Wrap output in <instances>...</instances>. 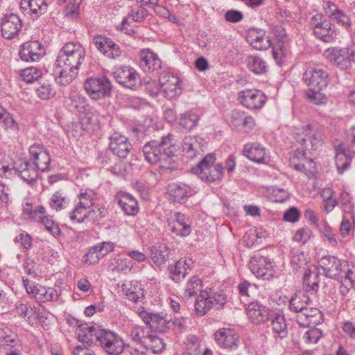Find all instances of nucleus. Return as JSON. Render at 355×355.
Returning a JSON list of instances; mask_svg holds the SVG:
<instances>
[{
  "mask_svg": "<svg viewBox=\"0 0 355 355\" xmlns=\"http://www.w3.org/2000/svg\"><path fill=\"white\" fill-rule=\"evenodd\" d=\"M178 144L172 134L162 136L159 140H151L143 146L145 159L150 164H159L163 168L171 169L176 167L173 159Z\"/></svg>",
  "mask_w": 355,
  "mask_h": 355,
  "instance_id": "obj_1",
  "label": "nucleus"
},
{
  "mask_svg": "<svg viewBox=\"0 0 355 355\" xmlns=\"http://www.w3.org/2000/svg\"><path fill=\"white\" fill-rule=\"evenodd\" d=\"M295 139L301 147H297L290 159V165L298 171L306 173V165L313 164V160L306 157V150H315L321 146L322 135L309 124L297 129Z\"/></svg>",
  "mask_w": 355,
  "mask_h": 355,
  "instance_id": "obj_2",
  "label": "nucleus"
},
{
  "mask_svg": "<svg viewBox=\"0 0 355 355\" xmlns=\"http://www.w3.org/2000/svg\"><path fill=\"white\" fill-rule=\"evenodd\" d=\"M85 51L79 42H69L64 44L58 53L56 67H72L80 68L85 61Z\"/></svg>",
  "mask_w": 355,
  "mask_h": 355,
  "instance_id": "obj_3",
  "label": "nucleus"
},
{
  "mask_svg": "<svg viewBox=\"0 0 355 355\" xmlns=\"http://www.w3.org/2000/svg\"><path fill=\"white\" fill-rule=\"evenodd\" d=\"M215 162L214 154H208L196 166L191 168V171L205 182L219 180L223 175V167L221 164H215Z\"/></svg>",
  "mask_w": 355,
  "mask_h": 355,
  "instance_id": "obj_4",
  "label": "nucleus"
},
{
  "mask_svg": "<svg viewBox=\"0 0 355 355\" xmlns=\"http://www.w3.org/2000/svg\"><path fill=\"white\" fill-rule=\"evenodd\" d=\"M324 57L340 70H347L355 64V45L348 47H330L324 51Z\"/></svg>",
  "mask_w": 355,
  "mask_h": 355,
  "instance_id": "obj_5",
  "label": "nucleus"
},
{
  "mask_svg": "<svg viewBox=\"0 0 355 355\" xmlns=\"http://www.w3.org/2000/svg\"><path fill=\"white\" fill-rule=\"evenodd\" d=\"M84 87L87 94L94 100L110 96L112 88L110 80L105 76L89 78L85 80Z\"/></svg>",
  "mask_w": 355,
  "mask_h": 355,
  "instance_id": "obj_6",
  "label": "nucleus"
},
{
  "mask_svg": "<svg viewBox=\"0 0 355 355\" xmlns=\"http://www.w3.org/2000/svg\"><path fill=\"white\" fill-rule=\"evenodd\" d=\"M138 314L153 331L164 334L171 330L173 324L166 315L160 316L159 314L148 312L144 307L138 309Z\"/></svg>",
  "mask_w": 355,
  "mask_h": 355,
  "instance_id": "obj_7",
  "label": "nucleus"
},
{
  "mask_svg": "<svg viewBox=\"0 0 355 355\" xmlns=\"http://www.w3.org/2000/svg\"><path fill=\"white\" fill-rule=\"evenodd\" d=\"M28 159L40 172L43 173L50 170L51 161L50 154L44 146L41 144L35 143L29 147Z\"/></svg>",
  "mask_w": 355,
  "mask_h": 355,
  "instance_id": "obj_8",
  "label": "nucleus"
},
{
  "mask_svg": "<svg viewBox=\"0 0 355 355\" xmlns=\"http://www.w3.org/2000/svg\"><path fill=\"white\" fill-rule=\"evenodd\" d=\"M105 331V329H102L100 326L84 323L78 325L76 334L79 341L89 346H98Z\"/></svg>",
  "mask_w": 355,
  "mask_h": 355,
  "instance_id": "obj_9",
  "label": "nucleus"
},
{
  "mask_svg": "<svg viewBox=\"0 0 355 355\" xmlns=\"http://www.w3.org/2000/svg\"><path fill=\"white\" fill-rule=\"evenodd\" d=\"M249 269L257 277L263 280H270L274 277L272 262L266 257L259 254H254L248 263Z\"/></svg>",
  "mask_w": 355,
  "mask_h": 355,
  "instance_id": "obj_10",
  "label": "nucleus"
},
{
  "mask_svg": "<svg viewBox=\"0 0 355 355\" xmlns=\"http://www.w3.org/2000/svg\"><path fill=\"white\" fill-rule=\"evenodd\" d=\"M244 306L248 319L254 324H263L269 322L274 311L257 301L244 302Z\"/></svg>",
  "mask_w": 355,
  "mask_h": 355,
  "instance_id": "obj_11",
  "label": "nucleus"
},
{
  "mask_svg": "<svg viewBox=\"0 0 355 355\" xmlns=\"http://www.w3.org/2000/svg\"><path fill=\"white\" fill-rule=\"evenodd\" d=\"M304 83L309 88L318 89H325L329 83V77L327 71L317 67H308L302 77Z\"/></svg>",
  "mask_w": 355,
  "mask_h": 355,
  "instance_id": "obj_12",
  "label": "nucleus"
},
{
  "mask_svg": "<svg viewBox=\"0 0 355 355\" xmlns=\"http://www.w3.org/2000/svg\"><path fill=\"white\" fill-rule=\"evenodd\" d=\"M98 346L108 355H120L125 349L123 340L114 331L106 329Z\"/></svg>",
  "mask_w": 355,
  "mask_h": 355,
  "instance_id": "obj_13",
  "label": "nucleus"
},
{
  "mask_svg": "<svg viewBox=\"0 0 355 355\" xmlns=\"http://www.w3.org/2000/svg\"><path fill=\"white\" fill-rule=\"evenodd\" d=\"M240 103L249 110L261 109L267 100L266 96L257 89H245L239 93Z\"/></svg>",
  "mask_w": 355,
  "mask_h": 355,
  "instance_id": "obj_14",
  "label": "nucleus"
},
{
  "mask_svg": "<svg viewBox=\"0 0 355 355\" xmlns=\"http://www.w3.org/2000/svg\"><path fill=\"white\" fill-rule=\"evenodd\" d=\"M114 77L121 85L135 89L140 84V77L137 71L129 66H121L115 69Z\"/></svg>",
  "mask_w": 355,
  "mask_h": 355,
  "instance_id": "obj_15",
  "label": "nucleus"
},
{
  "mask_svg": "<svg viewBox=\"0 0 355 355\" xmlns=\"http://www.w3.org/2000/svg\"><path fill=\"white\" fill-rule=\"evenodd\" d=\"M22 28V21L15 14L6 15L1 19V32L2 36L11 40L17 36Z\"/></svg>",
  "mask_w": 355,
  "mask_h": 355,
  "instance_id": "obj_16",
  "label": "nucleus"
},
{
  "mask_svg": "<svg viewBox=\"0 0 355 355\" xmlns=\"http://www.w3.org/2000/svg\"><path fill=\"white\" fill-rule=\"evenodd\" d=\"M215 341L217 345L227 350L236 349L239 343V338L235 330L230 328H221L214 334Z\"/></svg>",
  "mask_w": 355,
  "mask_h": 355,
  "instance_id": "obj_17",
  "label": "nucleus"
},
{
  "mask_svg": "<svg viewBox=\"0 0 355 355\" xmlns=\"http://www.w3.org/2000/svg\"><path fill=\"white\" fill-rule=\"evenodd\" d=\"M344 262L334 256H323L319 261V266L322 269L326 277L339 279L342 274V268Z\"/></svg>",
  "mask_w": 355,
  "mask_h": 355,
  "instance_id": "obj_18",
  "label": "nucleus"
},
{
  "mask_svg": "<svg viewBox=\"0 0 355 355\" xmlns=\"http://www.w3.org/2000/svg\"><path fill=\"white\" fill-rule=\"evenodd\" d=\"M19 54L23 61L35 62L45 54V50L39 41H29L21 45Z\"/></svg>",
  "mask_w": 355,
  "mask_h": 355,
  "instance_id": "obj_19",
  "label": "nucleus"
},
{
  "mask_svg": "<svg viewBox=\"0 0 355 355\" xmlns=\"http://www.w3.org/2000/svg\"><path fill=\"white\" fill-rule=\"evenodd\" d=\"M159 84L165 96L168 99H172L182 93L180 78L173 73L162 74L159 78Z\"/></svg>",
  "mask_w": 355,
  "mask_h": 355,
  "instance_id": "obj_20",
  "label": "nucleus"
},
{
  "mask_svg": "<svg viewBox=\"0 0 355 355\" xmlns=\"http://www.w3.org/2000/svg\"><path fill=\"white\" fill-rule=\"evenodd\" d=\"M296 322L302 327L315 326L323 322V314L319 309L307 306L296 315Z\"/></svg>",
  "mask_w": 355,
  "mask_h": 355,
  "instance_id": "obj_21",
  "label": "nucleus"
},
{
  "mask_svg": "<svg viewBox=\"0 0 355 355\" xmlns=\"http://www.w3.org/2000/svg\"><path fill=\"white\" fill-rule=\"evenodd\" d=\"M110 148L115 155L124 159L132 149V146L126 137L115 132L110 137Z\"/></svg>",
  "mask_w": 355,
  "mask_h": 355,
  "instance_id": "obj_22",
  "label": "nucleus"
},
{
  "mask_svg": "<svg viewBox=\"0 0 355 355\" xmlns=\"http://www.w3.org/2000/svg\"><path fill=\"white\" fill-rule=\"evenodd\" d=\"M13 171L23 180L24 182L31 185L36 182L39 177V171L28 159L23 160L13 166Z\"/></svg>",
  "mask_w": 355,
  "mask_h": 355,
  "instance_id": "obj_23",
  "label": "nucleus"
},
{
  "mask_svg": "<svg viewBox=\"0 0 355 355\" xmlns=\"http://www.w3.org/2000/svg\"><path fill=\"white\" fill-rule=\"evenodd\" d=\"M243 154L251 161L258 164H266L269 161L266 148L259 143L246 144L243 147Z\"/></svg>",
  "mask_w": 355,
  "mask_h": 355,
  "instance_id": "obj_24",
  "label": "nucleus"
},
{
  "mask_svg": "<svg viewBox=\"0 0 355 355\" xmlns=\"http://www.w3.org/2000/svg\"><path fill=\"white\" fill-rule=\"evenodd\" d=\"M140 67L146 72L152 73L162 67V61L158 55L148 49L140 52Z\"/></svg>",
  "mask_w": 355,
  "mask_h": 355,
  "instance_id": "obj_25",
  "label": "nucleus"
},
{
  "mask_svg": "<svg viewBox=\"0 0 355 355\" xmlns=\"http://www.w3.org/2000/svg\"><path fill=\"white\" fill-rule=\"evenodd\" d=\"M114 249V245H92L83 256V261L88 265L96 264Z\"/></svg>",
  "mask_w": 355,
  "mask_h": 355,
  "instance_id": "obj_26",
  "label": "nucleus"
},
{
  "mask_svg": "<svg viewBox=\"0 0 355 355\" xmlns=\"http://www.w3.org/2000/svg\"><path fill=\"white\" fill-rule=\"evenodd\" d=\"M171 232L180 237H185L191 232V220L187 215L176 212L171 223Z\"/></svg>",
  "mask_w": 355,
  "mask_h": 355,
  "instance_id": "obj_27",
  "label": "nucleus"
},
{
  "mask_svg": "<svg viewBox=\"0 0 355 355\" xmlns=\"http://www.w3.org/2000/svg\"><path fill=\"white\" fill-rule=\"evenodd\" d=\"M168 200L173 202H184L191 195V187L184 183H171L168 185Z\"/></svg>",
  "mask_w": 355,
  "mask_h": 355,
  "instance_id": "obj_28",
  "label": "nucleus"
},
{
  "mask_svg": "<svg viewBox=\"0 0 355 355\" xmlns=\"http://www.w3.org/2000/svg\"><path fill=\"white\" fill-rule=\"evenodd\" d=\"M87 209V207H83L79 203H77L71 213V220L76 223H81L86 218H90L94 220H98L103 216V212L99 208L96 210L93 209L88 211Z\"/></svg>",
  "mask_w": 355,
  "mask_h": 355,
  "instance_id": "obj_29",
  "label": "nucleus"
},
{
  "mask_svg": "<svg viewBox=\"0 0 355 355\" xmlns=\"http://www.w3.org/2000/svg\"><path fill=\"white\" fill-rule=\"evenodd\" d=\"M115 200L126 215L135 216L137 214L138 202L132 195L121 191L116 195Z\"/></svg>",
  "mask_w": 355,
  "mask_h": 355,
  "instance_id": "obj_30",
  "label": "nucleus"
},
{
  "mask_svg": "<svg viewBox=\"0 0 355 355\" xmlns=\"http://www.w3.org/2000/svg\"><path fill=\"white\" fill-rule=\"evenodd\" d=\"M320 273L318 267L312 266L305 271L302 285L306 291L318 292L319 289Z\"/></svg>",
  "mask_w": 355,
  "mask_h": 355,
  "instance_id": "obj_31",
  "label": "nucleus"
},
{
  "mask_svg": "<svg viewBox=\"0 0 355 355\" xmlns=\"http://www.w3.org/2000/svg\"><path fill=\"white\" fill-rule=\"evenodd\" d=\"M270 325L275 335L284 338L288 335L287 323L284 315L278 310L272 312L270 317Z\"/></svg>",
  "mask_w": 355,
  "mask_h": 355,
  "instance_id": "obj_32",
  "label": "nucleus"
},
{
  "mask_svg": "<svg viewBox=\"0 0 355 355\" xmlns=\"http://www.w3.org/2000/svg\"><path fill=\"white\" fill-rule=\"evenodd\" d=\"M122 291L125 297L135 303L144 297V289L137 281H130L122 285Z\"/></svg>",
  "mask_w": 355,
  "mask_h": 355,
  "instance_id": "obj_33",
  "label": "nucleus"
},
{
  "mask_svg": "<svg viewBox=\"0 0 355 355\" xmlns=\"http://www.w3.org/2000/svg\"><path fill=\"white\" fill-rule=\"evenodd\" d=\"M173 250L168 245H151L150 258L155 265L162 266L169 259Z\"/></svg>",
  "mask_w": 355,
  "mask_h": 355,
  "instance_id": "obj_34",
  "label": "nucleus"
},
{
  "mask_svg": "<svg viewBox=\"0 0 355 355\" xmlns=\"http://www.w3.org/2000/svg\"><path fill=\"white\" fill-rule=\"evenodd\" d=\"M47 3L45 0H21L20 8L24 12L29 11L30 14L38 17L47 10Z\"/></svg>",
  "mask_w": 355,
  "mask_h": 355,
  "instance_id": "obj_35",
  "label": "nucleus"
},
{
  "mask_svg": "<svg viewBox=\"0 0 355 355\" xmlns=\"http://www.w3.org/2000/svg\"><path fill=\"white\" fill-rule=\"evenodd\" d=\"M182 147L183 155L189 159L201 155L203 152L200 143L195 137H185Z\"/></svg>",
  "mask_w": 355,
  "mask_h": 355,
  "instance_id": "obj_36",
  "label": "nucleus"
},
{
  "mask_svg": "<svg viewBox=\"0 0 355 355\" xmlns=\"http://www.w3.org/2000/svg\"><path fill=\"white\" fill-rule=\"evenodd\" d=\"M184 266L189 268H191V264L186 259L182 261V259L168 266L169 277L173 282L178 283L184 279L187 275Z\"/></svg>",
  "mask_w": 355,
  "mask_h": 355,
  "instance_id": "obj_37",
  "label": "nucleus"
},
{
  "mask_svg": "<svg viewBox=\"0 0 355 355\" xmlns=\"http://www.w3.org/2000/svg\"><path fill=\"white\" fill-rule=\"evenodd\" d=\"M211 300L209 298V293L206 291H200L196 297L194 304V311L198 316H204L212 308Z\"/></svg>",
  "mask_w": 355,
  "mask_h": 355,
  "instance_id": "obj_38",
  "label": "nucleus"
},
{
  "mask_svg": "<svg viewBox=\"0 0 355 355\" xmlns=\"http://www.w3.org/2000/svg\"><path fill=\"white\" fill-rule=\"evenodd\" d=\"M62 69L58 72V75L55 76V81L62 86H67L71 83L78 76L80 68L71 67H57Z\"/></svg>",
  "mask_w": 355,
  "mask_h": 355,
  "instance_id": "obj_39",
  "label": "nucleus"
},
{
  "mask_svg": "<svg viewBox=\"0 0 355 355\" xmlns=\"http://www.w3.org/2000/svg\"><path fill=\"white\" fill-rule=\"evenodd\" d=\"M313 34L322 42L331 43L336 40L338 32L335 26L329 21H327L324 22V24Z\"/></svg>",
  "mask_w": 355,
  "mask_h": 355,
  "instance_id": "obj_40",
  "label": "nucleus"
},
{
  "mask_svg": "<svg viewBox=\"0 0 355 355\" xmlns=\"http://www.w3.org/2000/svg\"><path fill=\"white\" fill-rule=\"evenodd\" d=\"M311 302L309 297L304 293H295L289 300V310L300 313Z\"/></svg>",
  "mask_w": 355,
  "mask_h": 355,
  "instance_id": "obj_41",
  "label": "nucleus"
},
{
  "mask_svg": "<svg viewBox=\"0 0 355 355\" xmlns=\"http://www.w3.org/2000/svg\"><path fill=\"white\" fill-rule=\"evenodd\" d=\"M200 120V115L194 110L185 112L180 115L178 119L179 125L188 131L197 126Z\"/></svg>",
  "mask_w": 355,
  "mask_h": 355,
  "instance_id": "obj_42",
  "label": "nucleus"
},
{
  "mask_svg": "<svg viewBox=\"0 0 355 355\" xmlns=\"http://www.w3.org/2000/svg\"><path fill=\"white\" fill-rule=\"evenodd\" d=\"M349 152L345 148L339 147L336 155V164L339 174H343L351 164Z\"/></svg>",
  "mask_w": 355,
  "mask_h": 355,
  "instance_id": "obj_43",
  "label": "nucleus"
},
{
  "mask_svg": "<svg viewBox=\"0 0 355 355\" xmlns=\"http://www.w3.org/2000/svg\"><path fill=\"white\" fill-rule=\"evenodd\" d=\"M291 263L296 268H300L306 265L309 261V254L307 251L302 250L300 246L295 245L291 251Z\"/></svg>",
  "mask_w": 355,
  "mask_h": 355,
  "instance_id": "obj_44",
  "label": "nucleus"
},
{
  "mask_svg": "<svg viewBox=\"0 0 355 355\" xmlns=\"http://www.w3.org/2000/svg\"><path fill=\"white\" fill-rule=\"evenodd\" d=\"M69 203L67 194L61 190L53 193L50 198L49 205L57 211L65 209Z\"/></svg>",
  "mask_w": 355,
  "mask_h": 355,
  "instance_id": "obj_45",
  "label": "nucleus"
},
{
  "mask_svg": "<svg viewBox=\"0 0 355 355\" xmlns=\"http://www.w3.org/2000/svg\"><path fill=\"white\" fill-rule=\"evenodd\" d=\"M248 37L250 39L251 45L257 50L267 49L271 46L269 37L264 34L259 35V33L252 31Z\"/></svg>",
  "mask_w": 355,
  "mask_h": 355,
  "instance_id": "obj_46",
  "label": "nucleus"
},
{
  "mask_svg": "<svg viewBox=\"0 0 355 355\" xmlns=\"http://www.w3.org/2000/svg\"><path fill=\"white\" fill-rule=\"evenodd\" d=\"M19 343L17 335L8 327L0 329V345L16 347Z\"/></svg>",
  "mask_w": 355,
  "mask_h": 355,
  "instance_id": "obj_47",
  "label": "nucleus"
},
{
  "mask_svg": "<svg viewBox=\"0 0 355 355\" xmlns=\"http://www.w3.org/2000/svg\"><path fill=\"white\" fill-rule=\"evenodd\" d=\"M148 15V10L144 7H139L137 10H132L129 14L128 17H124L121 21V31H125V33L130 34L128 30L125 28L128 24V19H132L133 21L140 22L144 20Z\"/></svg>",
  "mask_w": 355,
  "mask_h": 355,
  "instance_id": "obj_48",
  "label": "nucleus"
},
{
  "mask_svg": "<svg viewBox=\"0 0 355 355\" xmlns=\"http://www.w3.org/2000/svg\"><path fill=\"white\" fill-rule=\"evenodd\" d=\"M144 343L145 348L150 350L153 354L161 353L166 347L162 338L153 335H148V338Z\"/></svg>",
  "mask_w": 355,
  "mask_h": 355,
  "instance_id": "obj_49",
  "label": "nucleus"
},
{
  "mask_svg": "<svg viewBox=\"0 0 355 355\" xmlns=\"http://www.w3.org/2000/svg\"><path fill=\"white\" fill-rule=\"evenodd\" d=\"M35 222L40 223L44 225L45 229L53 236H58L61 233L59 225L51 218V216L41 214Z\"/></svg>",
  "mask_w": 355,
  "mask_h": 355,
  "instance_id": "obj_50",
  "label": "nucleus"
},
{
  "mask_svg": "<svg viewBox=\"0 0 355 355\" xmlns=\"http://www.w3.org/2000/svg\"><path fill=\"white\" fill-rule=\"evenodd\" d=\"M58 292L53 287H45L41 286L37 289L35 299L40 302L53 301L58 297Z\"/></svg>",
  "mask_w": 355,
  "mask_h": 355,
  "instance_id": "obj_51",
  "label": "nucleus"
},
{
  "mask_svg": "<svg viewBox=\"0 0 355 355\" xmlns=\"http://www.w3.org/2000/svg\"><path fill=\"white\" fill-rule=\"evenodd\" d=\"M71 106L79 114L80 112H88L89 105L87 98L80 94H74L70 96Z\"/></svg>",
  "mask_w": 355,
  "mask_h": 355,
  "instance_id": "obj_52",
  "label": "nucleus"
},
{
  "mask_svg": "<svg viewBox=\"0 0 355 355\" xmlns=\"http://www.w3.org/2000/svg\"><path fill=\"white\" fill-rule=\"evenodd\" d=\"M247 64L249 69L257 74H262L266 72L267 66L266 62L259 57L248 56Z\"/></svg>",
  "mask_w": 355,
  "mask_h": 355,
  "instance_id": "obj_53",
  "label": "nucleus"
},
{
  "mask_svg": "<svg viewBox=\"0 0 355 355\" xmlns=\"http://www.w3.org/2000/svg\"><path fill=\"white\" fill-rule=\"evenodd\" d=\"M202 281L196 275L192 276L187 282L184 292V297L189 298L191 296L196 295L198 291H202Z\"/></svg>",
  "mask_w": 355,
  "mask_h": 355,
  "instance_id": "obj_54",
  "label": "nucleus"
},
{
  "mask_svg": "<svg viewBox=\"0 0 355 355\" xmlns=\"http://www.w3.org/2000/svg\"><path fill=\"white\" fill-rule=\"evenodd\" d=\"M0 124H2L6 129L14 131L18 130V123L12 116L1 106H0Z\"/></svg>",
  "mask_w": 355,
  "mask_h": 355,
  "instance_id": "obj_55",
  "label": "nucleus"
},
{
  "mask_svg": "<svg viewBox=\"0 0 355 355\" xmlns=\"http://www.w3.org/2000/svg\"><path fill=\"white\" fill-rule=\"evenodd\" d=\"M322 90V89L309 88L306 94L308 100L311 103L317 105L326 104L327 102V97L324 94L321 92Z\"/></svg>",
  "mask_w": 355,
  "mask_h": 355,
  "instance_id": "obj_56",
  "label": "nucleus"
},
{
  "mask_svg": "<svg viewBox=\"0 0 355 355\" xmlns=\"http://www.w3.org/2000/svg\"><path fill=\"white\" fill-rule=\"evenodd\" d=\"M42 72L35 67H31L21 70L20 76L21 79L26 83H33L42 77Z\"/></svg>",
  "mask_w": 355,
  "mask_h": 355,
  "instance_id": "obj_57",
  "label": "nucleus"
},
{
  "mask_svg": "<svg viewBox=\"0 0 355 355\" xmlns=\"http://www.w3.org/2000/svg\"><path fill=\"white\" fill-rule=\"evenodd\" d=\"M209 298L212 302V308L217 311H220L225 308L227 303V295L223 292L209 293Z\"/></svg>",
  "mask_w": 355,
  "mask_h": 355,
  "instance_id": "obj_58",
  "label": "nucleus"
},
{
  "mask_svg": "<svg viewBox=\"0 0 355 355\" xmlns=\"http://www.w3.org/2000/svg\"><path fill=\"white\" fill-rule=\"evenodd\" d=\"M348 280L351 286L355 284V266H349L347 262H344L342 268V274H340V278L338 280L343 282V280Z\"/></svg>",
  "mask_w": 355,
  "mask_h": 355,
  "instance_id": "obj_59",
  "label": "nucleus"
},
{
  "mask_svg": "<svg viewBox=\"0 0 355 355\" xmlns=\"http://www.w3.org/2000/svg\"><path fill=\"white\" fill-rule=\"evenodd\" d=\"M322 336V332L320 329L315 327L308 329L303 336V340L306 344H315L318 342Z\"/></svg>",
  "mask_w": 355,
  "mask_h": 355,
  "instance_id": "obj_60",
  "label": "nucleus"
},
{
  "mask_svg": "<svg viewBox=\"0 0 355 355\" xmlns=\"http://www.w3.org/2000/svg\"><path fill=\"white\" fill-rule=\"evenodd\" d=\"M23 211L30 219L35 221L39 215L46 214V209L43 205H37L33 209L31 204L26 203Z\"/></svg>",
  "mask_w": 355,
  "mask_h": 355,
  "instance_id": "obj_61",
  "label": "nucleus"
},
{
  "mask_svg": "<svg viewBox=\"0 0 355 355\" xmlns=\"http://www.w3.org/2000/svg\"><path fill=\"white\" fill-rule=\"evenodd\" d=\"M36 94L41 99L47 100L55 95V91L51 84L44 83L37 88Z\"/></svg>",
  "mask_w": 355,
  "mask_h": 355,
  "instance_id": "obj_62",
  "label": "nucleus"
},
{
  "mask_svg": "<svg viewBox=\"0 0 355 355\" xmlns=\"http://www.w3.org/2000/svg\"><path fill=\"white\" fill-rule=\"evenodd\" d=\"M92 41L96 48L105 55L113 40L105 36L96 35Z\"/></svg>",
  "mask_w": 355,
  "mask_h": 355,
  "instance_id": "obj_63",
  "label": "nucleus"
},
{
  "mask_svg": "<svg viewBox=\"0 0 355 355\" xmlns=\"http://www.w3.org/2000/svg\"><path fill=\"white\" fill-rule=\"evenodd\" d=\"M96 193L92 190H86L85 192H80L78 195L79 203L81 206L89 209L94 205V200Z\"/></svg>",
  "mask_w": 355,
  "mask_h": 355,
  "instance_id": "obj_64",
  "label": "nucleus"
}]
</instances>
